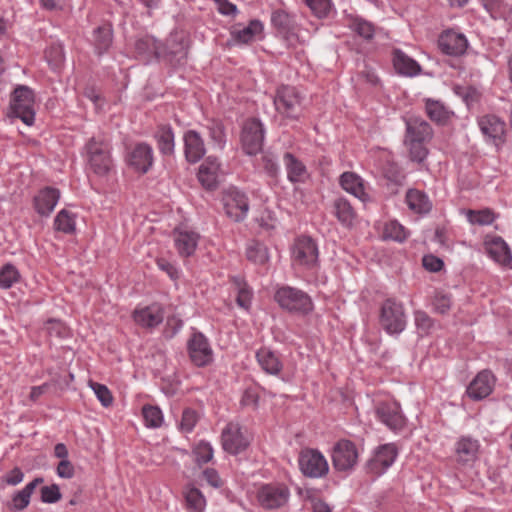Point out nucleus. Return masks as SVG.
I'll return each instance as SVG.
<instances>
[{
    "label": "nucleus",
    "instance_id": "obj_1",
    "mask_svg": "<svg viewBox=\"0 0 512 512\" xmlns=\"http://www.w3.org/2000/svg\"><path fill=\"white\" fill-rule=\"evenodd\" d=\"M85 149L89 169L97 176H106L113 167L109 140L103 136L92 137Z\"/></svg>",
    "mask_w": 512,
    "mask_h": 512
},
{
    "label": "nucleus",
    "instance_id": "obj_2",
    "mask_svg": "<svg viewBox=\"0 0 512 512\" xmlns=\"http://www.w3.org/2000/svg\"><path fill=\"white\" fill-rule=\"evenodd\" d=\"M304 97L298 88L290 85H281L274 96L276 111L284 118L298 121L303 115Z\"/></svg>",
    "mask_w": 512,
    "mask_h": 512
},
{
    "label": "nucleus",
    "instance_id": "obj_3",
    "mask_svg": "<svg viewBox=\"0 0 512 512\" xmlns=\"http://www.w3.org/2000/svg\"><path fill=\"white\" fill-rule=\"evenodd\" d=\"M274 299L282 309L291 313L306 315L313 309L310 296L295 287L282 286L278 288L275 292Z\"/></svg>",
    "mask_w": 512,
    "mask_h": 512
},
{
    "label": "nucleus",
    "instance_id": "obj_4",
    "mask_svg": "<svg viewBox=\"0 0 512 512\" xmlns=\"http://www.w3.org/2000/svg\"><path fill=\"white\" fill-rule=\"evenodd\" d=\"M379 323L389 335L404 331L407 322L403 304L394 298L386 299L380 308Z\"/></svg>",
    "mask_w": 512,
    "mask_h": 512
},
{
    "label": "nucleus",
    "instance_id": "obj_5",
    "mask_svg": "<svg viewBox=\"0 0 512 512\" xmlns=\"http://www.w3.org/2000/svg\"><path fill=\"white\" fill-rule=\"evenodd\" d=\"M34 102L33 90L26 85H18L11 95V114L31 126L35 120Z\"/></svg>",
    "mask_w": 512,
    "mask_h": 512
},
{
    "label": "nucleus",
    "instance_id": "obj_6",
    "mask_svg": "<svg viewBox=\"0 0 512 512\" xmlns=\"http://www.w3.org/2000/svg\"><path fill=\"white\" fill-rule=\"evenodd\" d=\"M270 23L276 34L287 44L294 45L299 41L298 32L301 26L297 22L296 14L283 8L274 9L271 12Z\"/></svg>",
    "mask_w": 512,
    "mask_h": 512
},
{
    "label": "nucleus",
    "instance_id": "obj_7",
    "mask_svg": "<svg viewBox=\"0 0 512 512\" xmlns=\"http://www.w3.org/2000/svg\"><path fill=\"white\" fill-rule=\"evenodd\" d=\"M292 261L306 269H313L319 262V249L316 241L310 236L295 239L292 247Z\"/></svg>",
    "mask_w": 512,
    "mask_h": 512
},
{
    "label": "nucleus",
    "instance_id": "obj_8",
    "mask_svg": "<svg viewBox=\"0 0 512 512\" xmlns=\"http://www.w3.org/2000/svg\"><path fill=\"white\" fill-rule=\"evenodd\" d=\"M264 126L257 118L247 119L241 132V144L247 155H256L263 148Z\"/></svg>",
    "mask_w": 512,
    "mask_h": 512
},
{
    "label": "nucleus",
    "instance_id": "obj_9",
    "mask_svg": "<svg viewBox=\"0 0 512 512\" xmlns=\"http://www.w3.org/2000/svg\"><path fill=\"white\" fill-rule=\"evenodd\" d=\"M187 352L191 362L197 367H206L213 362L214 354L208 338L195 331L187 342Z\"/></svg>",
    "mask_w": 512,
    "mask_h": 512
},
{
    "label": "nucleus",
    "instance_id": "obj_10",
    "mask_svg": "<svg viewBox=\"0 0 512 512\" xmlns=\"http://www.w3.org/2000/svg\"><path fill=\"white\" fill-rule=\"evenodd\" d=\"M358 462L356 445L346 439L339 440L332 450L333 468L340 472L352 470Z\"/></svg>",
    "mask_w": 512,
    "mask_h": 512
},
{
    "label": "nucleus",
    "instance_id": "obj_11",
    "mask_svg": "<svg viewBox=\"0 0 512 512\" xmlns=\"http://www.w3.org/2000/svg\"><path fill=\"white\" fill-rule=\"evenodd\" d=\"M161 62L176 67L182 65L187 57V44L178 33L170 34L165 43H161Z\"/></svg>",
    "mask_w": 512,
    "mask_h": 512
},
{
    "label": "nucleus",
    "instance_id": "obj_12",
    "mask_svg": "<svg viewBox=\"0 0 512 512\" xmlns=\"http://www.w3.org/2000/svg\"><path fill=\"white\" fill-rule=\"evenodd\" d=\"M298 463L301 472L310 478L323 477L329 470L327 460L315 449H305L301 451Z\"/></svg>",
    "mask_w": 512,
    "mask_h": 512
},
{
    "label": "nucleus",
    "instance_id": "obj_13",
    "mask_svg": "<svg viewBox=\"0 0 512 512\" xmlns=\"http://www.w3.org/2000/svg\"><path fill=\"white\" fill-rule=\"evenodd\" d=\"M224 210L232 221L242 222L249 211V199L247 195L235 188H230L223 195Z\"/></svg>",
    "mask_w": 512,
    "mask_h": 512
},
{
    "label": "nucleus",
    "instance_id": "obj_14",
    "mask_svg": "<svg viewBox=\"0 0 512 512\" xmlns=\"http://www.w3.org/2000/svg\"><path fill=\"white\" fill-rule=\"evenodd\" d=\"M289 495V489L284 485L266 484L259 489L257 499L263 508L277 509L287 503Z\"/></svg>",
    "mask_w": 512,
    "mask_h": 512
},
{
    "label": "nucleus",
    "instance_id": "obj_15",
    "mask_svg": "<svg viewBox=\"0 0 512 512\" xmlns=\"http://www.w3.org/2000/svg\"><path fill=\"white\" fill-rule=\"evenodd\" d=\"M397 455L398 450L394 444L381 445L366 463V469L374 475H381L394 463Z\"/></svg>",
    "mask_w": 512,
    "mask_h": 512
},
{
    "label": "nucleus",
    "instance_id": "obj_16",
    "mask_svg": "<svg viewBox=\"0 0 512 512\" xmlns=\"http://www.w3.org/2000/svg\"><path fill=\"white\" fill-rule=\"evenodd\" d=\"M482 134L499 148L505 142L506 124L495 115H485L478 121Z\"/></svg>",
    "mask_w": 512,
    "mask_h": 512
},
{
    "label": "nucleus",
    "instance_id": "obj_17",
    "mask_svg": "<svg viewBox=\"0 0 512 512\" xmlns=\"http://www.w3.org/2000/svg\"><path fill=\"white\" fill-rule=\"evenodd\" d=\"M494 385V375L488 370H483L471 381L466 393L473 400H482L492 393Z\"/></svg>",
    "mask_w": 512,
    "mask_h": 512
},
{
    "label": "nucleus",
    "instance_id": "obj_18",
    "mask_svg": "<svg viewBox=\"0 0 512 512\" xmlns=\"http://www.w3.org/2000/svg\"><path fill=\"white\" fill-rule=\"evenodd\" d=\"M223 449L233 455H236L248 446L247 439L243 436L238 424L229 423L222 431L221 435Z\"/></svg>",
    "mask_w": 512,
    "mask_h": 512
},
{
    "label": "nucleus",
    "instance_id": "obj_19",
    "mask_svg": "<svg viewBox=\"0 0 512 512\" xmlns=\"http://www.w3.org/2000/svg\"><path fill=\"white\" fill-rule=\"evenodd\" d=\"M376 414L379 420L393 431L401 430L405 426V417L397 402L379 404Z\"/></svg>",
    "mask_w": 512,
    "mask_h": 512
},
{
    "label": "nucleus",
    "instance_id": "obj_20",
    "mask_svg": "<svg viewBox=\"0 0 512 512\" xmlns=\"http://www.w3.org/2000/svg\"><path fill=\"white\" fill-rule=\"evenodd\" d=\"M134 48L136 57L144 64H149L153 60L161 62V43L154 37L146 35L137 39Z\"/></svg>",
    "mask_w": 512,
    "mask_h": 512
},
{
    "label": "nucleus",
    "instance_id": "obj_21",
    "mask_svg": "<svg viewBox=\"0 0 512 512\" xmlns=\"http://www.w3.org/2000/svg\"><path fill=\"white\" fill-rule=\"evenodd\" d=\"M60 199V191L54 187H44L33 198L35 211L43 217H48L53 212Z\"/></svg>",
    "mask_w": 512,
    "mask_h": 512
},
{
    "label": "nucleus",
    "instance_id": "obj_22",
    "mask_svg": "<svg viewBox=\"0 0 512 512\" xmlns=\"http://www.w3.org/2000/svg\"><path fill=\"white\" fill-rule=\"evenodd\" d=\"M438 46L446 55L460 56L465 53L468 41L463 34L448 30L440 35Z\"/></svg>",
    "mask_w": 512,
    "mask_h": 512
},
{
    "label": "nucleus",
    "instance_id": "obj_23",
    "mask_svg": "<svg viewBox=\"0 0 512 512\" xmlns=\"http://www.w3.org/2000/svg\"><path fill=\"white\" fill-rule=\"evenodd\" d=\"M406 140L428 142L432 139L433 130L430 124L417 116H410L405 119Z\"/></svg>",
    "mask_w": 512,
    "mask_h": 512
},
{
    "label": "nucleus",
    "instance_id": "obj_24",
    "mask_svg": "<svg viewBox=\"0 0 512 512\" xmlns=\"http://www.w3.org/2000/svg\"><path fill=\"white\" fill-rule=\"evenodd\" d=\"M220 163L216 157L209 156L200 165L198 180L207 190H214L218 186V173Z\"/></svg>",
    "mask_w": 512,
    "mask_h": 512
},
{
    "label": "nucleus",
    "instance_id": "obj_25",
    "mask_svg": "<svg viewBox=\"0 0 512 512\" xmlns=\"http://www.w3.org/2000/svg\"><path fill=\"white\" fill-rule=\"evenodd\" d=\"M184 152L190 163H196L204 156L206 152L204 141L197 131L188 130L184 134Z\"/></svg>",
    "mask_w": 512,
    "mask_h": 512
},
{
    "label": "nucleus",
    "instance_id": "obj_26",
    "mask_svg": "<svg viewBox=\"0 0 512 512\" xmlns=\"http://www.w3.org/2000/svg\"><path fill=\"white\" fill-rule=\"evenodd\" d=\"M134 321L145 328H154L164 319L163 308L159 304H152L133 313Z\"/></svg>",
    "mask_w": 512,
    "mask_h": 512
},
{
    "label": "nucleus",
    "instance_id": "obj_27",
    "mask_svg": "<svg viewBox=\"0 0 512 512\" xmlns=\"http://www.w3.org/2000/svg\"><path fill=\"white\" fill-rule=\"evenodd\" d=\"M129 164L141 173H146L153 163L152 147L146 143L137 144L129 156Z\"/></svg>",
    "mask_w": 512,
    "mask_h": 512
},
{
    "label": "nucleus",
    "instance_id": "obj_28",
    "mask_svg": "<svg viewBox=\"0 0 512 512\" xmlns=\"http://www.w3.org/2000/svg\"><path fill=\"white\" fill-rule=\"evenodd\" d=\"M393 66L398 74L408 77L416 76L421 72L418 62L400 49L393 50Z\"/></svg>",
    "mask_w": 512,
    "mask_h": 512
},
{
    "label": "nucleus",
    "instance_id": "obj_29",
    "mask_svg": "<svg viewBox=\"0 0 512 512\" xmlns=\"http://www.w3.org/2000/svg\"><path fill=\"white\" fill-rule=\"evenodd\" d=\"M340 186L348 193L365 202L369 196L365 192L363 179L354 172H344L339 179Z\"/></svg>",
    "mask_w": 512,
    "mask_h": 512
},
{
    "label": "nucleus",
    "instance_id": "obj_30",
    "mask_svg": "<svg viewBox=\"0 0 512 512\" xmlns=\"http://www.w3.org/2000/svg\"><path fill=\"white\" fill-rule=\"evenodd\" d=\"M283 161L287 170V178L292 183L304 182L307 178L306 166L292 153L286 152Z\"/></svg>",
    "mask_w": 512,
    "mask_h": 512
},
{
    "label": "nucleus",
    "instance_id": "obj_31",
    "mask_svg": "<svg viewBox=\"0 0 512 512\" xmlns=\"http://www.w3.org/2000/svg\"><path fill=\"white\" fill-rule=\"evenodd\" d=\"M486 250L492 259L502 265H508L512 261L511 251L501 237H494L487 242Z\"/></svg>",
    "mask_w": 512,
    "mask_h": 512
},
{
    "label": "nucleus",
    "instance_id": "obj_32",
    "mask_svg": "<svg viewBox=\"0 0 512 512\" xmlns=\"http://www.w3.org/2000/svg\"><path fill=\"white\" fill-rule=\"evenodd\" d=\"M455 451L459 462H472L477 458L479 442L472 437L464 436L457 442Z\"/></svg>",
    "mask_w": 512,
    "mask_h": 512
},
{
    "label": "nucleus",
    "instance_id": "obj_33",
    "mask_svg": "<svg viewBox=\"0 0 512 512\" xmlns=\"http://www.w3.org/2000/svg\"><path fill=\"white\" fill-rule=\"evenodd\" d=\"M256 358L261 368L268 374L278 375L283 368L279 357L269 348H260L256 353Z\"/></svg>",
    "mask_w": 512,
    "mask_h": 512
},
{
    "label": "nucleus",
    "instance_id": "obj_34",
    "mask_svg": "<svg viewBox=\"0 0 512 512\" xmlns=\"http://www.w3.org/2000/svg\"><path fill=\"white\" fill-rule=\"evenodd\" d=\"M333 214L345 227H351L356 218V211L351 203L344 197H338L333 201Z\"/></svg>",
    "mask_w": 512,
    "mask_h": 512
},
{
    "label": "nucleus",
    "instance_id": "obj_35",
    "mask_svg": "<svg viewBox=\"0 0 512 512\" xmlns=\"http://www.w3.org/2000/svg\"><path fill=\"white\" fill-rule=\"evenodd\" d=\"M425 110L431 121L441 125L446 124L453 115L443 103L430 98L425 100Z\"/></svg>",
    "mask_w": 512,
    "mask_h": 512
},
{
    "label": "nucleus",
    "instance_id": "obj_36",
    "mask_svg": "<svg viewBox=\"0 0 512 512\" xmlns=\"http://www.w3.org/2000/svg\"><path fill=\"white\" fill-rule=\"evenodd\" d=\"M198 235L194 232H177L175 233V246L181 256H191L197 247Z\"/></svg>",
    "mask_w": 512,
    "mask_h": 512
},
{
    "label": "nucleus",
    "instance_id": "obj_37",
    "mask_svg": "<svg viewBox=\"0 0 512 512\" xmlns=\"http://www.w3.org/2000/svg\"><path fill=\"white\" fill-rule=\"evenodd\" d=\"M157 148L163 155H172L175 148L174 133L169 125H161L155 133Z\"/></svg>",
    "mask_w": 512,
    "mask_h": 512
},
{
    "label": "nucleus",
    "instance_id": "obj_38",
    "mask_svg": "<svg viewBox=\"0 0 512 512\" xmlns=\"http://www.w3.org/2000/svg\"><path fill=\"white\" fill-rule=\"evenodd\" d=\"M406 203L408 207L416 213H428L432 204L427 195L416 189H409L406 193Z\"/></svg>",
    "mask_w": 512,
    "mask_h": 512
},
{
    "label": "nucleus",
    "instance_id": "obj_39",
    "mask_svg": "<svg viewBox=\"0 0 512 512\" xmlns=\"http://www.w3.org/2000/svg\"><path fill=\"white\" fill-rule=\"evenodd\" d=\"M263 31V23L258 19H253L249 24L241 29H234L231 32L233 39L242 44L251 42L254 37Z\"/></svg>",
    "mask_w": 512,
    "mask_h": 512
},
{
    "label": "nucleus",
    "instance_id": "obj_40",
    "mask_svg": "<svg viewBox=\"0 0 512 512\" xmlns=\"http://www.w3.org/2000/svg\"><path fill=\"white\" fill-rule=\"evenodd\" d=\"M94 45L98 55L105 53L112 44L113 32L110 25L105 24L94 30Z\"/></svg>",
    "mask_w": 512,
    "mask_h": 512
},
{
    "label": "nucleus",
    "instance_id": "obj_41",
    "mask_svg": "<svg viewBox=\"0 0 512 512\" xmlns=\"http://www.w3.org/2000/svg\"><path fill=\"white\" fill-rule=\"evenodd\" d=\"M54 229L65 234H73L76 230L75 215L67 209L60 210L54 219Z\"/></svg>",
    "mask_w": 512,
    "mask_h": 512
},
{
    "label": "nucleus",
    "instance_id": "obj_42",
    "mask_svg": "<svg viewBox=\"0 0 512 512\" xmlns=\"http://www.w3.org/2000/svg\"><path fill=\"white\" fill-rule=\"evenodd\" d=\"M350 28L359 37L363 38L366 41H370L374 38V35H375L374 24L363 19V18H359V17L354 18L351 21Z\"/></svg>",
    "mask_w": 512,
    "mask_h": 512
},
{
    "label": "nucleus",
    "instance_id": "obj_43",
    "mask_svg": "<svg viewBox=\"0 0 512 512\" xmlns=\"http://www.w3.org/2000/svg\"><path fill=\"white\" fill-rule=\"evenodd\" d=\"M142 415L145 425L151 428H158L163 423V414L159 407L153 405H144Z\"/></svg>",
    "mask_w": 512,
    "mask_h": 512
},
{
    "label": "nucleus",
    "instance_id": "obj_44",
    "mask_svg": "<svg viewBox=\"0 0 512 512\" xmlns=\"http://www.w3.org/2000/svg\"><path fill=\"white\" fill-rule=\"evenodd\" d=\"M207 129L210 139L220 148L223 149L226 143L225 127L219 120H210Z\"/></svg>",
    "mask_w": 512,
    "mask_h": 512
},
{
    "label": "nucleus",
    "instance_id": "obj_45",
    "mask_svg": "<svg viewBox=\"0 0 512 512\" xmlns=\"http://www.w3.org/2000/svg\"><path fill=\"white\" fill-rule=\"evenodd\" d=\"M187 507L193 512H201L205 507V498L198 488L192 487L185 492Z\"/></svg>",
    "mask_w": 512,
    "mask_h": 512
},
{
    "label": "nucleus",
    "instance_id": "obj_46",
    "mask_svg": "<svg viewBox=\"0 0 512 512\" xmlns=\"http://www.w3.org/2000/svg\"><path fill=\"white\" fill-rule=\"evenodd\" d=\"M383 238L403 242L407 238L405 228L397 221H389L383 230Z\"/></svg>",
    "mask_w": 512,
    "mask_h": 512
},
{
    "label": "nucleus",
    "instance_id": "obj_47",
    "mask_svg": "<svg viewBox=\"0 0 512 512\" xmlns=\"http://www.w3.org/2000/svg\"><path fill=\"white\" fill-rule=\"evenodd\" d=\"M19 272L12 264H6L0 269V288L9 289L19 280Z\"/></svg>",
    "mask_w": 512,
    "mask_h": 512
},
{
    "label": "nucleus",
    "instance_id": "obj_48",
    "mask_svg": "<svg viewBox=\"0 0 512 512\" xmlns=\"http://www.w3.org/2000/svg\"><path fill=\"white\" fill-rule=\"evenodd\" d=\"M246 255L250 261L256 264H264L268 261L267 248L260 242H254L249 245L246 250Z\"/></svg>",
    "mask_w": 512,
    "mask_h": 512
},
{
    "label": "nucleus",
    "instance_id": "obj_49",
    "mask_svg": "<svg viewBox=\"0 0 512 512\" xmlns=\"http://www.w3.org/2000/svg\"><path fill=\"white\" fill-rule=\"evenodd\" d=\"M405 143L409 146L410 159L415 162H422L428 155V149L425 146L426 142L406 140Z\"/></svg>",
    "mask_w": 512,
    "mask_h": 512
},
{
    "label": "nucleus",
    "instance_id": "obj_50",
    "mask_svg": "<svg viewBox=\"0 0 512 512\" xmlns=\"http://www.w3.org/2000/svg\"><path fill=\"white\" fill-rule=\"evenodd\" d=\"M198 465L208 463L213 458V448L210 443L200 441L193 450Z\"/></svg>",
    "mask_w": 512,
    "mask_h": 512
},
{
    "label": "nucleus",
    "instance_id": "obj_51",
    "mask_svg": "<svg viewBox=\"0 0 512 512\" xmlns=\"http://www.w3.org/2000/svg\"><path fill=\"white\" fill-rule=\"evenodd\" d=\"M307 6L318 18H325L331 10V0H306Z\"/></svg>",
    "mask_w": 512,
    "mask_h": 512
},
{
    "label": "nucleus",
    "instance_id": "obj_52",
    "mask_svg": "<svg viewBox=\"0 0 512 512\" xmlns=\"http://www.w3.org/2000/svg\"><path fill=\"white\" fill-rule=\"evenodd\" d=\"M90 387L94 391L97 399L101 402L104 407H109L113 403V396L107 386L97 383L90 382Z\"/></svg>",
    "mask_w": 512,
    "mask_h": 512
},
{
    "label": "nucleus",
    "instance_id": "obj_53",
    "mask_svg": "<svg viewBox=\"0 0 512 512\" xmlns=\"http://www.w3.org/2000/svg\"><path fill=\"white\" fill-rule=\"evenodd\" d=\"M41 501L43 503L53 504L58 502L62 498L60 488L57 484H51L43 486L40 489Z\"/></svg>",
    "mask_w": 512,
    "mask_h": 512
},
{
    "label": "nucleus",
    "instance_id": "obj_54",
    "mask_svg": "<svg viewBox=\"0 0 512 512\" xmlns=\"http://www.w3.org/2000/svg\"><path fill=\"white\" fill-rule=\"evenodd\" d=\"M415 325L422 334H428L434 326L433 319L424 311L418 310L414 313Z\"/></svg>",
    "mask_w": 512,
    "mask_h": 512
},
{
    "label": "nucleus",
    "instance_id": "obj_55",
    "mask_svg": "<svg viewBox=\"0 0 512 512\" xmlns=\"http://www.w3.org/2000/svg\"><path fill=\"white\" fill-rule=\"evenodd\" d=\"M494 219L495 216L489 209L469 212V220L472 224L489 225L494 221Z\"/></svg>",
    "mask_w": 512,
    "mask_h": 512
},
{
    "label": "nucleus",
    "instance_id": "obj_56",
    "mask_svg": "<svg viewBox=\"0 0 512 512\" xmlns=\"http://www.w3.org/2000/svg\"><path fill=\"white\" fill-rule=\"evenodd\" d=\"M198 421V416L195 410L187 408L182 413L180 422V429L185 432H191Z\"/></svg>",
    "mask_w": 512,
    "mask_h": 512
},
{
    "label": "nucleus",
    "instance_id": "obj_57",
    "mask_svg": "<svg viewBox=\"0 0 512 512\" xmlns=\"http://www.w3.org/2000/svg\"><path fill=\"white\" fill-rule=\"evenodd\" d=\"M262 165L268 176L272 178H276L278 176L280 169L276 157L273 154L265 153L262 156Z\"/></svg>",
    "mask_w": 512,
    "mask_h": 512
},
{
    "label": "nucleus",
    "instance_id": "obj_58",
    "mask_svg": "<svg viewBox=\"0 0 512 512\" xmlns=\"http://www.w3.org/2000/svg\"><path fill=\"white\" fill-rule=\"evenodd\" d=\"M236 283L238 286L236 302L240 307L247 309L251 304V292L241 280H237Z\"/></svg>",
    "mask_w": 512,
    "mask_h": 512
},
{
    "label": "nucleus",
    "instance_id": "obj_59",
    "mask_svg": "<svg viewBox=\"0 0 512 512\" xmlns=\"http://www.w3.org/2000/svg\"><path fill=\"white\" fill-rule=\"evenodd\" d=\"M30 498L31 497L29 495H27L25 492H23L22 490L16 492L12 496L10 509L14 510V511L24 510L29 505Z\"/></svg>",
    "mask_w": 512,
    "mask_h": 512
},
{
    "label": "nucleus",
    "instance_id": "obj_60",
    "mask_svg": "<svg viewBox=\"0 0 512 512\" xmlns=\"http://www.w3.org/2000/svg\"><path fill=\"white\" fill-rule=\"evenodd\" d=\"M384 176L391 182L395 184H401L404 179V175L402 174L400 168L395 164H388L384 168Z\"/></svg>",
    "mask_w": 512,
    "mask_h": 512
},
{
    "label": "nucleus",
    "instance_id": "obj_61",
    "mask_svg": "<svg viewBox=\"0 0 512 512\" xmlns=\"http://www.w3.org/2000/svg\"><path fill=\"white\" fill-rule=\"evenodd\" d=\"M434 309L440 313L445 314L451 308V299L448 295L437 294L433 301Z\"/></svg>",
    "mask_w": 512,
    "mask_h": 512
},
{
    "label": "nucleus",
    "instance_id": "obj_62",
    "mask_svg": "<svg viewBox=\"0 0 512 512\" xmlns=\"http://www.w3.org/2000/svg\"><path fill=\"white\" fill-rule=\"evenodd\" d=\"M24 479V473L19 467H14L11 471L5 474L3 481L10 486L20 484Z\"/></svg>",
    "mask_w": 512,
    "mask_h": 512
},
{
    "label": "nucleus",
    "instance_id": "obj_63",
    "mask_svg": "<svg viewBox=\"0 0 512 512\" xmlns=\"http://www.w3.org/2000/svg\"><path fill=\"white\" fill-rule=\"evenodd\" d=\"M422 262H423L424 268L430 272H438L444 266L443 261L434 255L424 256Z\"/></svg>",
    "mask_w": 512,
    "mask_h": 512
},
{
    "label": "nucleus",
    "instance_id": "obj_64",
    "mask_svg": "<svg viewBox=\"0 0 512 512\" xmlns=\"http://www.w3.org/2000/svg\"><path fill=\"white\" fill-rule=\"evenodd\" d=\"M56 472L60 478L70 479L74 476L75 470L72 463L68 459H64L57 465Z\"/></svg>",
    "mask_w": 512,
    "mask_h": 512
}]
</instances>
